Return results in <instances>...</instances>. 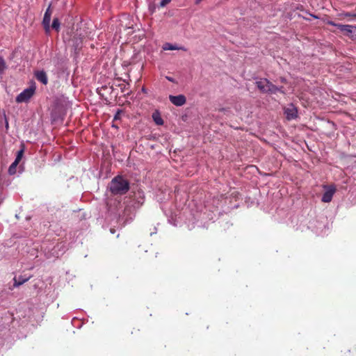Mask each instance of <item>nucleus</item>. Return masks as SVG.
<instances>
[{
	"label": "nucleus",
	"instance_id": "1",
	"mask_svg": "<svg viewBox=\"0 0 356 356\" xmlns=\"http://www.w3.org/2000/svg\"><path fill=\"white\" fill-rule=\"evenodd\" d=\"M129 188V182L121 176H118L112 179L110 189L113 194L122 195L126 193Z\"/></svg>",
	"mask_w": 356,
	"mask_h": 356
},
{
	"label": "nucleus",
	"instance_id": "2",
	"mask_svg": "<svg viewBox=\"0 0 356 356\" xmlns=\"http://www.w3.org/2000/svg\"><path fill=\"white\" fill-rule=\"evenodd\" d=\"M258 88L264 92L276 93L280 90L277 86L271 83L266 79H262L256 82Z\"/></svg>",
	"mask_w": 356,
	"mask_h": 356
},
{
	"label": "nucleus",
	"instance_id": "3",
	"mask_svg": "<svg viewBox=\"0 0 356 356\" xmlns=\"http://www.w3.org/2000/svg\"><path fill=\"white\" fill-rule=\"evenodd\" d=\"M35 91V86H31L29 88L24 90L16 97L17 103L27 102L34 95Z\"/></svg>",
	"mask_w": 356,
	"mask_h": 356
},
{
	"label": "nucleus",
	"instance_id": "4",
	"mask_svg": "<svg viewBox=\"0 0 356 356\" xmlns=\"http://www.w3.org/2000/svg\"><path fill=\"white\" fill-rule=\"evenodd\" d=\"M169 99L172 104L176 106H181L186 104V99L184 95H179L177 96L170 95Z\"/></svg>",
	"mask_w": 356,
	"mask_h": 356
},
{
	"label": "nucleus",
	"instance_id": "5",
	"mask_svg": "<svg viewBox=\"0 0 356 356\" xmlns=\"http://www.w3.org/2000/svg\"><path fill=\"white\" fill-rule=\"evenodd\" d=\"M343 33L351 40L356 39V25L347 24Z\"/></svg>",
	"mask_w": 356,
	"mask_h": 356
},
{
	"label": "nucleus",
	"instance_id": "6",
	"mask_svg": "<svg viewBox=\"0 0 356 356\" xmlns=\"http://www.w3.org/2000/svg\"><path fill=\"white\" fill-rule=\"evenodd\" d=\"M335 191L336 189L334 186L327 187L325 192L323 195L322 201L326 203L331 202Z\"/></svg>",
	"mask_w": 356,
	"mask_h": 356
},
{
	"label": "nucleus",
	"instance_id": "7",
	"mask_svg": "<svg viewBox=\"0 0 356 356\" xmlns=\"http://www.w3.org/2000/svg\"><path fill=\"white\" fill-rule=\"evenodd\" d=\"M284 113L286 114L288 120H292L297 117L298 111L293 105H291L285 108Z\"/></svg>",
	"mask_w": 356,
	"mask_h": 356
},
{
	"label": "nucleus",
	"instance_id": "8",
	"mask_svg": "<svg viewBox=\"0 0 356 356\" xmlns=\"http://www.w3.org/2000/svg\"><path fill=\"white\" fill-rule=\"evenodd\" d=\"M162 49L164 51H168V50H183V51H186V49H185L182 46H178L177 44H171V43H169V42L165 43L163 45Z\"/></svg>",
	"mask_w": 356,
	"mask_h": 356
},
{
	"label": "nucleus",
	"instance_id": "9",
	"mask_svg": "<svg viewBox=\"0 0 356 356\" xmlns=\"http://www.w3.org/2000/svg\"><path fill=\"white\" fill-rule=\"evenodd\" d=\"M38 81L46 85L48 82L47 76L44 71H37L35 74Z\"/></svg>",
	"mask_w": 356,
	"mask_h": 356
},
{
	"label": "nucleus",
	"instance_id": "10",
	"mask_svg": "<svg viewBox=\"0 0 356 356\" xmlns=\"http://www.w3.org/2000/svg\"><path fill=\"white\" fill-rule=\"evenodd\" d=\"M152 118L156 124L162 125L163 124V120L158 111H156L152 114Z\"/></svg>",
	"mask_w": 356,
	"mask_h": 356
},
{
	"label": "nucleus",
	"instance_id": "11",
	"mask_svg": "<svg viewBox=\"0 0 356 356\" xmlns=\"http://www.w3.org/2000/svg\"><path fill=\"white\" fill-rule=\"evenodd\" d=\"M49 9L48 8L47 10L46 11L44 16V19H43V24L45 27H47L48 29H49V24L50 22V19H51V15L49 13Z\"/></svg>",
	"mask_w": 356,
	"mask_h": 356
},
{
	"label": "nucleus",
	"instance_id": "12",
	"mask_svg": "<svg viewBox=\"0 0 356 356\" xmlns=\"http://www.w3.org/2000/svg\"><path fill=\"white\" fill-rule=\"evenodd\" d=\"M18 162L14 161V162L10 165L8 168V173L10 175H14L16 172V168L18 165Z\"/></svg>",
	"mask_w": 356,
	"mask_h": 356
},
{
	"label": "nucleus",
	"instance_id": "13",
	"mask_svg": "<svg viewBox=\"0 0 356 356\" xmlns=\"http://www.w3.org/2000/svg\"><path fill=\"white\" fill-rule=\"evenodd\" d=\"M29 280V278H26V279H21L20 277H19L18 280H17L16 279H15V284L14 285L15 286H20L21 284H24V282H26V281Z\"/></svg>",
	"mask_w": 356,
	"mask_h": 356
},
{
	"label": "nucleus",
	"instance_id": "14",
	"mask_svg": "<svg viewBox=\"0 0 356 356\" xmlns=\"http://www.w3.org/2000/svg\"><path fill=\"white\" fill-rule=\"evenodd\" d=\"M51 26L55 30H56V31L58 30V29L60 27V22H59V20L57 18L54 19Z\"/></svg>",
	"mask_w": 356,
	"mask_h": 356
},
{
	"label": "nucleus",
	"instance_id": "15",
	"mask_svg": "<svg viewBox=\"0 0 356 356\" xmlns=\"http://www.w3.org/2000/svg\"><path fill=\"white\" fill-rule=\"evenodd\" d=\"M6 68V63L2 57H0V73L3 72Z\"/></svg>",
	"mask_w": 356,
	"mask_h": 356
},
{
	"label": "nucleus",
	"instance_id": "16",
	"mask_svg": "<svg viewBox=\"0 0 356 356\" xmlns=\"http://www.w3.org/2000/svg\"><path fill=\"white\" fill-rule=\"evenodd\" d=\"M355 13H352L350 12H345L340 13L339 15L341 18H345V17H354Z\"/></svg>",
	"mask_w": 356,
	"mask_h": 356
},
{
	"label": "nucleus",
	"instance_id": "17",
	"mask_svg": "<svg viewBox=\"0 0 356 356\" xmlns=\"http://www.w3.org/2000/svg\"><path fill=\"white\" fill-rule=\"evenodd\" d=\"M23 153H24V150L23 149H21L19 150L18 152H17V155L16 156V159L15 161H16L17 162H19L22 158V156H23Z\"/></svg>",
	"mask_w": 356,
	"mask_h": 356
},
{
	"label": "nucleus",
	"instance_id": "18",
	"mask_svg": "<svg viewBox=\"0 0 356 356\" xmlns=\"http://www.w3.org/2000/svg\"><path fill=\"white\" fill-rule=\"evenodd\" d=\"M347 24H337L336 23V25H335V27H337L338 29L340 30V31H341L342 33L343 32L345 28H346Z\"/></svg>",
	"mask_w": 356,
	"mask_h": 356
},
{
	"label": "nucleus",
	"instance_id": "19",
	"mask_svg": "<svg viewBox=\"0 0 356 356\" xmlns=\"http://www.w3.org/2000/svg\"><path fill=\"white\" fill-rule=\"evenodd\" d=\"M347 24H337L336 23V25H335V27H337L338 29L340 30V31H341L342 33L343 32L345 28H346Z\"/></svg>",
	"mask_w": 356,
	"mask_h": 356
},
{
	"label": "nucleus",
	"instance_id": "20",
	"mask_svg": "<svg viewBox=\"0 0 356 356\" xmlns=\"http://www.w3.org/2000/svg\"><path fill=\"white\" fill-rule=\"evenodd\" d=\"M171 0H162L160 3V6L161 7H164L166 5H168L170 2Z\"/></svg>",
	"mask_w": 356,
	"mask_h": 356
},
{
	"label": "nucleus",
	"instance_id": "21",
	"mask_svg": "<svg viewBox=\"0 0 356 356\" xmlns=\"http://www.w3.org/2000/svg\"><path fill=\"white\" fill-rule=\"evenodd\" d=\"M326 23L327 24L333 26H335V25H336V23L331 20L327 21Z\"/></svg>",
	"mask_w": 356,
	"mask_h": 356
},
{
	"label": "nucleus",
	"instance_id": "22",
	"mask_svg": "<svg viewBox=\"0 0 356 356\" xmlns=\"http://www.w3.org/2000/svg\"><path fill=\"white\" fill-rule=\"evenodd\" d=\"M166 79L169 80L170 81H173V79L171 77L167 76Z\"/></svg>",
	"mask_w": 356,
	"mask_h": 356
},
{
	"label": "nucleus",
	"instance_id": "23",
	"mask_svg": "<svg viewBox=\"0 0 356 356\" xmlns=\"http://www.w3.org/2000/svg\"><path fill=\"white\" fill-rule=\"evenodd\" d=\"M202 0H195V3L198 4L200 3Z\"/></svg>",
	"mask_w": 356,
	"mask_h": 356
},
{
	"label": "nucleus",
	"instance_id": "24",
	"mask_svg": "<svg viewBox=\"0 0 356 356\" xmlns=\"http://www.w3.org/2000/svg\"><path fill=\"white\" fill-rule=\"evenodd\" d=\"M120 112H118V113L115 115V119H118V115H119Z\"/></svg>",
	"mask_w": 356,
	"mask_h": 356
},
{
	"label": "nucleus",
	"instance_id": "25",
	"mask_svg": "<svg viewBox=\"0 0 356 356\" xmlns=\"http://www.w3.org/2000/svg\"><path fill=\"white\" fill-rule=\"evenodd\" d=\"M143 92H145V89L144 88H143Z\"/></svg>",
	"mask_w": 356,
	"mask_h": 356
},
{
	"label": "nucleus",
	"instance_id": "26",
	"mask_svg": "<svg viewBox=\"0 0 356 356\" xmlns=\"http://www.w3.org/2000/svg\"><path fill=\"white\" fill-rule=\"evenodd\" d=\"M354 17H356V13H355V14H354Z\"/></svg>",
	"mask_w": 356,
	"mask_h": 356
}]
</instances>
